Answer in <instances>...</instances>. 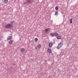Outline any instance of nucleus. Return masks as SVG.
Segmentation results:
<instances>
[{"instance_id":"20","label":"nucleus","mask_w":78,"mask_h":78,"mask_svg":"<svg viewBox=\"0 0 78 78\" xmlns=\"http://www.w3.org/2000/svg\"><path fill=\"white\" fill-rule=\"evenodd\" d=\"M27 2H23V5H27Z\"/></svg>"},{"instance_id":"5","label":"nucleus","mask_w":78,"mask_h":78,"mask_svg":"<svg viewBox=\"0 0 78 78\" xmlns=\"http://www.w3.org/2000/svg\"><path fill=\"white\" fill-rule=\"evenodd\" d=\"M11 39H12V37H11V36H9L7 37V41H8V40H11Z\"/></svg>"},{"instance_id":"9","label":"nucleus","mask_w":78,"mask_h":78,"mask_svg":"<svg viewBox=\"0 0 78 78\" xmlns=\"http://www.w3.org/2000/svg\"><path fill=\"white\" fill-rule=\"evenodd\" d=\"M10 23H11V25H14V23H16V22H15V21H11L10 22Z\"/></svg>"},{"instance_id":"18","label":"nucleus","mask_w":78,"mask_h":78,"mask_svg":"<svg viewBox=\"0 0 78 78\" xmlns=\"http://www.w3.org/2000/svg\"><path fill=\"white\" fill-rule=\"evenodd\" d=\"M8 0H4V2L5 3H7L8 2Z\"/></svg>"},{"instance_id":"16","label":"nucleus","mask_w":78,"mask_h":78,"mask_svg":"<svg viewBox=\"0 0 78 78\" xmlns=\"http://www.w3.org/2000/svg\"><path fill=\"white\" fill-rule=\"evenodd\" d=\"M69 21H70V23H73V22H72V19H70V20H69Z\"/></svg>"},{"instance_id":"6","label":"nucleus","mask_w":78,"mask_h":78,"mask_svg":"<svg viewBox=\"0 0 78 78\" xmlns=\"http://www.w3.org/2000/svg\"><path fill=\"white\" fill-rule=\"evenodd\" d=\"M48 53H51V49L50 48H48Z\"/></svg>"},{"instance_id":"11","label":"nucleus","mask_w":78,"mask_h":78,"mask_svg":"<svg viewBox=\"0 0 78 78\" xmlns=\"http://www.w3.org/2000/svg\"><path fill=\"white\" fill-rule=\"evenodd\" d=\"M41 46L42 45L41 44H38V48H41Z\"/></svg>"},{"instance_id":"17","label":"nucleus","mask_w":78,"mask_h":78,"mask_svg":"<svg viewBox=\"0 0 78 78\" xmlns=\"http://www.w3.org/2000/svg\"><path fill=\"white\" fill-rule=\"evenodd\" d=\"M55 16H57V15H58V12H55Z\"/></svg>"},{"instance_id":"10","label":"nucleus","mask_w":78,"mask_h":78,"mask_svg":"<svg viewBox=\"0 0 78 78\" xmlns=\"http://www.w3.org/2000/svg\"><path fill=\"white\" fill-rule=\"evenodd\" d=\"M31 0H27V3H30L31 2Z\"/></svg>"},{"instance_id":"22","label":"nucleus","mask_w":78,"mask_h":78,"mask_svg":"<svg viewBox=\"0 0 78 78\" xmlns=\"http://www.w3.org/2000/svg\"><path fill=\"white\" fill-rule=\"evenodd\" d=\"M61 13H62V14H63V13L62 12H61Z\"/></svg>"},{"instance_id":"1","label":"nucleus","mask_w":78,"mask_h":78,"mask_svg":"<svg viewBox=\"0 0 78 78\" xmlns=\"http://www.w3.org/2000/svg\"><path fill=\"white\" fill-rule=\"evenodd\" d=\"M5 28L7 29H12L13 27L12 25L10 23H8L5 26Z\"/></svg>"},{"instance_id":"14","label":"nucleus","mask_w":78,"mask_h":78,"mask_svg":"<svg viewBox=\"0 0 78 78\" xmlns=\"http://www.w3.org/2000/svg\"><path fill=\"white\" fill-rule=\"evenodd\" d=\"M12 40H11L9 41V44H12V42H13Z\"/></svg>"},{"instance_id":"23","label":"nucleus","mask_w":78,"mask_h":78,"mask_svg":"<svg viewBox=\"0 0 78 78\" xmlns=\"http://www.w3.org/2000/svg\"><path fill=\"white\" fill-rule=\"evenodd\" d=\"M0 11H1V9L0 8Z\"/></svg>"},{"instance_id":"15","label":"nucleus","mask_w":78,"mask_h":78,"mask_svg":"<svg viewBox=\"0 0 78 78\" xmlns=\"http://www.w3.org/2000/svg\"><path fill=\"white\" fill-rule=\"evenodd\" d=\"M55 9L56 11H58V10L59 9V7L58 6L55 7Z\"/></svg>"},{"instance_id":"8","label":"nucleus","mask_w":78,"mask_h":78,"mask_svg":"<svg viewBox=\"0 0 78 78\" xmlns=\"http://www.w3.org/2000/svg\"><path fill=\"white\" fill-rule=\"evenodd\" d=\"M49 47L50 48H51L53 45V44L51 43H49L48 44Z\"/></svg>"},{"instance_id":"7","label":"nucleus","mask_w":78,"mask_h":78,"mask_svg":"<svg viewBox=\"0 0 78 78\" xmlns=\"http://www.w3.org/2000/svg\"><path fill=\"white\" fill-rule=\"evenodd\" d=\"M64 44V41H62L59 44L61 46H62L63 45V44Z\"/></svg>"},{"instance_id":"24","label":"nucleus","mask_w":78,"mask_h":78,"mask_svg":"<svg viewBox=\"0 0 78 78\" xmlns=\"http://www.w3.org/2000/svg\"><path fill=\"white\" fill-rule=\"evenodd\" d=\"M68 46H69V45H68Z\"/></svg>"},{"instance_id":"4","label":"nucleus","mask_w":78,"mask_h":78,"mask_svg":"<svg viewBox=\"0 0 78 78\" xmlns=\"http://www.w3.org/2000/svg\"><path fill=\"white\" fill-rule=\"evenodd\" d=\"M61 45H60V44H58V46L57 47V48L58 50H59V48H61Z\"/></svg>"},{"instance_id":"13","label":"nucleus","mask_w":78,"mask_h":78,"mask_svg":"<svg viewBox=\"0 0 78 78\" xmlns=\"http://www.w3.org/2000/svg\"><path fill=\"white\" fill-rule=\"evenodd\" d=\"M57 39H62V38H61V37L59 36L57 37Z\"/></svg>"},{"instance_id":"21","label":"nucleus","mask_w":78,"mask_h":78,"mask_svg":"<svg viewBox=\"0 0 78 78\" xmlns=\"http://www.w3.org/2000/svg\"><path fill=\"white\" fill-rule=\"evenodd\" d=\"M12 65L13 66H14V65H15V63H13L12 64Z\"/></svg>"},{"instance_id":"3","label":"nucleus","mask_w":78,"mask_h":78,"mask_svg":"<svg viewBox=\"0 0 78 78\" xmlns=\"http://www.w3.org/2000/svg\"><path fill=\"white\" fill-rule=\"evenodd\" d=\"M50 30V28H48L46 29H45V32L46 33H47V34H48V32L49 31V30Z\"/></svg>"},{"instance_id":"19","label":"nucleus","mask_w":78,"mask_h":78,"mask_svg":"<svg viewBox=\"0 0 78 78\" xmlns=\"http://www.w3.org/2000/svg\"><path fill=\"white\" fill-rule=\"evenodd\" d=\"M35 42H37V41H38V39H37V38H36L35 39Z\"/></svg>"},{"instance_id":"12","label":"nucleus","mask_w":78,"mask_h":78,"mask_svg":"<svg viewBox=\"0 0 78 78\" xmlns=\"http://www.w3.org/2000/svg\"><path fill=\"white\" fill-rule=\"evenodd\" d=\"M24 50H25V49L23 48H21L20 50L21 52H23V51H24Z\"/></svg>"},{"instance_id":"2","label":"nucleus","mask_w":78,"mask_h":78,"mask_svg":"<svg viewBox=\"0 0 78 78\" xmlns=\"http://www.w3.org/2000/svg\"><path fill=\"white\" fill-rule=\"evenodd\" d=\"M50 36H52V37H55V36L56 37V36H58V34L56 32H54L53 33H51Z\"/></svg>"}]
</instances>
